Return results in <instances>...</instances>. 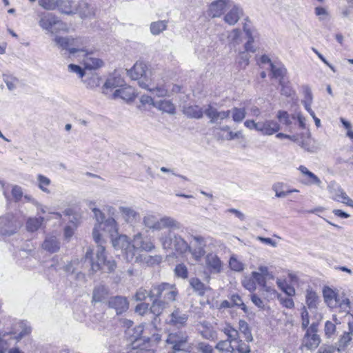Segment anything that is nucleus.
<instances>
[{"instance_id": "52", "label": "nucleus", "mask_w": 353, "mask_h": 353, "mask_svg": "<svg viewBox=\"0 0 353 353\" xmlns=\"http://www.w3.org/2000/svg\"><path fill=\"white\" fill-rule=\"evenodd\" d=\"M141 341V338L137 336L134 339V341L132 343V348L133 349H139L136 353H154L153 350L151 349H148L149 347V341H147L146 343L144 344L145 347L139 348V342Z\"/></svg>"}, {"instance_id": "4", "label": "nucleus", "mask_w": 353, "mask_h": 353, "mask_svg": "<svg viewBox=\"0 0 353 353\" xmlns=\"http://www.w3.org/2000/svg\"><path fill=\"white\" fill-rule=\"evenodd\" d=\"M321 314H316V321H312L309 327L305 329V333L302 340V345L307 350L316 348L320 343L321 338L318 334L319 321L321 320Z\"/></svg>"}, {"instance_id": "10", "label": "nucleus", "mask_w": 353, "mask_h": 353, "mask_svg": "<svg viewBox=\"0 0 353 353\" xmlns=\"http://www.w3.org/2000/svg\"><path fill=\"white\" fill-rule=\"evenodd\" d=\"M192 238L194 243L192 245H190V249L188 252L192 254L196 261H199L205 254L206 241L201 236H192Z\"/></svg>"}, {"instance_id": "53", "label": "nucleus", "mask_w": 353, "mask_h": 353, "mask_svg": "<svg viewBox=\"0 0 353 353\" xmlns=\"http://www.w3.org/2000/svg\"><path fill=\"white\" fill-rule=\"evenodd\" d=\"M232 342L229 340L220 341L216 345V349L220 352H230L232 353L234 351V348L231 345Z\"/></svg>"}, {"instance_id": "37", "label": "nucleus", "mask_w": 353, "mask_h": 353, "mask_svg": "<svg viewBox=\"0 0 353 353\" xmlns=\"http://www.w3.org/2000/svg\"><path fill=\"white\" fill-rule=\"evenodd\" d=\"M143 223L145 227L154 230H159V219L155 216L148 214L143 218Z\"/></svg>"}, {"instance_id": "38", "label": "nucleus", "mask_w": 353, "mask_h": 353, "mask_svg": "<svg viewBox=\"0 0 353 353\" xmlns=\"http://www.w3.org/2000/svg\"><path fill=\"white\" fill-rule=\"evenodd\" d=\"M123 84V80L119 76L110 77L104 84V88L106 89H113L118 87H121Z\"/></svg>"}, {"instance_id": "31", "label": "nucleus", "mask_w": 353, "mask_h": 353, "mask_svg": "<svg viewBox=\"0 0 353 353\" xmlns=\"http://www.w3.org/2000/svg\"><path fill=\"white\" fill-rule=\"evenodd\" d=\"M189 283L194 292L196 293L199 296H203L205 292L210 290V288L206 286L198 278H191L189 281Z\"/></svg>"}, {"instance_id": "1", "label": "nucleus", "mask_w": 353, "mask_h": 353, "mask_svg": "<svg viewBox=\"0 0 353 353\" xmlns=\"http://www.w3.org/2000/svg\"><path fill=\"white\" fill-rule=\"evenodd\" d=\"M103 243H97V251L96 255V261L92 258V250L88 249L85 253V260H89L91 268L90 270L94 273L100 270H105L109 272L113 271L116 268L115 262L110 259H107L105 248L103 246Z\"/></svg>"}, {"instance_id": "35", "label": "nucleus", "mask_w": 353, "mask_h": 353, "mask_svg": "<svg viewBox=\"0 0 353 353\" xmlns=\"http://www.w3.org/2000/svg\"><path fill=\"white\" fill-rule=\"evenodd\" d=\"M221 330L225 335H227L228 340L230 342H237L240 340L239 331L234 328L231 325L227 324Z\"/></svg>"}, {"instance_id": "22", "label": "nucleus", "mask_w": 353, "mask_h": 353, "mask_svg": "<svg viewBox=\"0 0 353 353\" xmlns=\"http://www.w3.org/2000/svg\"><path fill=\"white\" fill-rule=\"evenodd\" d=\"M88 49L85 40L82 38H73L71 42L70 56L79 58Z\"/></svg>"}, {"instance_id": "5", "label": "nucleus", "mask_w": 353, "mask_h": 353, "mask_svg": "<svg viewBox=\"0 0 353 353\" xmlns=\"http://www.w3.org/2000/svg\"><path fill=\"white\" fill-rule=\"evenodd\" d=\"M100 230L108 233L111 239H113L118 234L117 223L113 218H108L104 222L96 224L92 231V236L96 243H104L103 234L99 232Z\"/></svg>"}, {"instance_id": "2", "label": "nucleus", "mask_w": 353, "mask_h": 353, "mask_svg": "<svg viewBox=\"0 0 353 353\" xmlns=\"http://www.w3.org/2000/svg\"><path fill=\"white\" fill-rule=\"evenodd\" d=\"M159 241L164 250L183 254L190 249V244L179 234L168 231L161 234Z\"/></svg>"}, {"instance_id": "55", "label": "nucleus", "mask_w": 353, "mask_h": 353, "mask_svg": "<svg viewBox=\"0 0 353 353\" xmlns=\"http://www.w3.org/2000/svg\"><path fill=\"white\" fill-rule=\"evenodd\" d=\"M323 293L325 301L327 305L329 307H330V305H333V300L336 297V293L330 288H324Z\"/></svg>"}, {"instance_id": "29", "label": "nucleus", "mask_w": 353, "mask_h": 353, "mask_svg": "<svg viewBox=\"0 0 353 353\" xmlns=\"http://www.w3.org/2000/svg\"><path fill=\"white\" fill-rule=\"evenodd\" d=\"M119 210L123 219L128 223H133L139 217V214L132 208L120 206Z\"/></svg>"}, {"instance_id": "46", "label": "nucleus", "mask_w": 353, "mask_h": 353, "mask_svg": "<svg viewBox=\"0 0 353 353\" xmlns=\"http://www.w3.org/2000/svg\"><path fill=\"white\" fill-rule=\"evenodd\" d=\"M280 130L279 124L272 120L265 121L264 135H272Z\"/></svg>"}, {"instance_id": "34", "label": "nucleus", "mask_w": 353, "mask_h": 353, "mask_svg": "<svg viewBox=\"0 0 353 353\" xmlns=\"http://www.w3.org/2000/svg\"><path fill=\"white\" fill-rule=\"evenodd\" d=\"M152 303L150 307V310L152 314L156 316H159L162 311L166 307L167 303L165 301H163L160 298H153Z\"/></svg>"}, {"instance_id": "20", "label": "nucleus", "mask_w": 353, "mask_h": 353, "mask_svg": "<svg viewBox=\"0 0 353 353\" xmlns=\"http://www.w3.org/2000/svg\"><path fill=\"white\" fill-rule=\"evenodd\" d=\"M134 90L131 86H121L114 90L112 94V99H116L120 98L125 101H133L135 98Z\"/></svg>"}, {"instance_id": "47", "label": "nucleus", "mask_w": 353, "mask_h": 353, "mask_svg": "<svg viewBox=\"0 0 353 353\" xmlns=\"http://www.w3.org/2000/svg\"><path fill=\"white\" fill-rule=\"evenodd\" d=\"M229 267L233 271L241 272L244 270L245 265L235 255H232L229 260Z\"/></svg>"}, {"instance_id": "51", "label": "nucleus", "mask_w": 353, "mask_h": 353, "mask_svg": "<svg viewBox=\"0 0 353 353\" xmlns=\"http://www.w3.org/2000/svg\"><path fill=\"white\" fill-rule=\"evenodd\" d=\"M352 338L350 336V333L345 332L340 338L337 343V351L340 352L342 350H344L345 348L347 346Z\"/></svg>"}, {"instance_id": "49", "label": "nucleus", "mask_w": 353, "mask_h": 353, "mask_svg": "<svg viewBox=\"0 0 353 353\" xmlns=\"http://www.w3.org/2000/svg\"><path fill=\"white\" fill-rule=\"evenodd\" d=\"M3 81L9 90H13L16 89L19 83V79L12 74H4Z\"/></svg>"}, {"instance_id": "21", "label": "nucleus", "mask_w": 353, "mask_h": 353, "mask_svg": "<svg viewBox=\"0 0 353 353\" xmlns=\"http://www.w3.org/2000/svg\"><path fill=\"white\" fill-rule=\"evenodd\" d=\"M109 290L103 285L95 286L92 292V303H104L108 301Z\"/></svg>"}, {"instance_id": "3", "label": "nucleus", "mask_w": 353, "mask_h": 353, "mask_svg": "<svg viewBox=\"0 0 353 353\" xmlns=\"http://www.w3.org/2000/svg\"><path fill=\"white\" fill-rule=\"evenodd\" d=\"M127 74L132 80H137L143 88L148 87V83L157 75L142 61L136 62L132 68L127 70Z\"/></svg>"}, {"instance_id": "17", "label": "nucleus", "mask_w": 353, "mask_h": 353, "mask_svg": "<svg viewBox=\"0 0 353 353\" xmlns=\"http://www.w3.org/2000/svg\"><path fill=\"white\" fill-rule=\"evenodd\" d=\"M232 6L231 0H216L209 6V14L212 17H221L226 8Z\"/></svg>"}, {"instance_id": "15", "label": "nucleus", "mask_w": 353, "mask_h": 353, "mask_svg": "<svg viewBox=\"0 0 353 353\" xmlns=\"http://www.w3.org/2000/svg\"><path fill=\"white\" fill-rule=\"evenodd\" d=\"M108 305L116 311L117 314H121L128 310L129 303L125 297L115 296L110 297L108 301Z\"/></svg>"}, {"instance_id": "11", "label": "nucleus", "mask_w": 353, "mask_h": 353, "mask_svg": "<svg viewBox=\"0 0 353 353\" xmlns=\"http://www.w3.org/2000/svg\"><path fill=\"white\" fill-rule=\"evenodd\" d=\"M205 264L206 269L213 274H220L223 270V263L216 254L212 252L205 256Z\"/></svg>"}, {"instance_id": "14", "label": "nucleus", "mask_w": 353, "mask_h": 353, "mask_svg": "<svg viewBox=\"0 0 353 353\" xmlns=\"http://www.w3.org/2000/svg\"><path fill=\"white\" fill-rule=\"evenodd\" d=\"M132 248L134 252L136 250L151 252L155 248V245L150 239H144L141 233L139 232L133 237Z\"/></svg>"}, {"instance_id": "45", "label": "nucleus", "mask_w": 353, "mask_h": 353, "mask_svg": "<svg viewBox=\"0 0 353 353\" xmlns=\"http://www.w3.org/2000/svg\"><path fill=\"white\" fill-rule=\"evenodd\" d=\"M230 114H232V119L236 123L241 122L246 115V111L244 108H240L234 107L230 110Z\"/></svg>"}, {"instance_id": "59", "label": "nucleus", "mask_w": 353, "mask_h": 353, "mask_svg": "<svg viewBox=\"0 0 353 353\" xmlns=\"http://www.w3.org/2000/svg\"><path fill=\"white\" fill-rule=\"evenodd\" d=\"M231 303L232 306L236 305L240 307L245 312H247V307L243 302L241 296L236 294L231 296Z\"/></svg>"}, {"instance_id": "62", "label": "nucleus", "mask_w": 353, "mask_h": 353, "mask_svg": "<svg viewBox=\"0 0 353 353\" xmlns=\"http://www.w3.org/2000/svg\"><path fill=\"white\" fill-rule=\"evenodd\" d=\"M283 186V183H276L272 185V190L275 192L276 197L283 198L288 195V192H286V191L282 190Z\"/></svg>"}, {"instance_id": "54", "label": "nucleus", "mask_w": 353, "mask_h": 353, "mask_svg": "<svg viewBox=\"0 0 353 353\" xmlns=\"http://www.w3.org/2000/svg\"><path fill=\"white\" fill-rule=\"evenodd\" d=\"M59 0H38L39 6L46 10H54L57 8Z\"/></svg>"}, {"instance_id": "23", "label": "nucleus", "mask_w": 353, "mask_h": 353, "mask_svg": "<svg viewBox=\"0 0 353 353\" xmlns=\"http://www.w3.org/2000/svg\"><path fill=\"white\" fill-rule=\"evenodd\" d=\"M188 319L186 314L182 313L179 309L174 310L169 317V324L176 327H181L185 325Z\"/></svg>"}, {"instance_id": "64", "label": "nucleus", "mask_w": 353, "mask_h": 353, "mask_svg": "<svg viewBox=\"0 0 353 353\" xmlns=\"http://www.w3.org/2000/svg\"><path fill=\"white\" fill-rule=\"evenodd\" d=\"M277 118L279 119L281 123L286 125H289L291 124L289 114L286 111H279L277 114Z\"/></svg>"}, {"instance_id": "60", "label": "nucleus", "mask_w": 353, "mask_h": 353, "mask_svg": "<svg viewBox=\"0 0 353 353\" xmlns=\"http://www.w3.org/2000/svg\"><path fill=\"white\" fill-rule=\"evenodd\" d=\"M301 327L303 330H305L309 327L310 324V316L307 310L305 307H303L301 310Z\"/></svg>"}, {"instance_id": "18", "label": "nucleus", "mask_w": 353, "mask_h": 353, "mask_svg": "<svg viewBox=\"0 0 353 353\" xmlns=\"http://www.w3.org/2000/svg\"><path fill=\"white\" fill-rule=\"evenodd\" d=\"M231 9L225 14L224 21L230 26L235 25L243 14V9L238 5L232 3Z\"/></svg>"}, {"instance_id": "25", "label": "nucleus", "mask_w": 353, "mask_h": 353, "mask_svg": "<svg viewBox=\"0 0 353 353\" xmlns=\"http://www.w3.org/2000/svg\"><path fill=\"white\" fill-rule=\"evenodd\" d=\"M298 169L303 175L307 177L306 180L303 181L304 184L307 185H316L317 186H321V181L320 179L313 172H310L305 166L300 165Z\"/></svg>"}, {"instance_id": "30", "label": "nucleus", "mask_w": 353, "mask_h": 353, "mask_svg": "<svg viewBox=\"0 0 353 353\" xmlns=\"http://www.w3.org/2000/svg\"><path fill=\"white\" fill-rule=\"evenodd\" d=\"M181 228V223L170 216H164L159 219V230L163 228L179 230Z\"/></svg>"}, {"instance_id": "19", "label": "nucleus", "mask_w": 353, "mask_h": 353, "mask_svg": "<svg viewBox=\"0 0 353 353\" xmlns=\"http://www.w3.org/2000/svg\"><path fill=\"white\" fill-rule=\"evenodd\" d=\"M148 87H144V89L149 90L157 97H164L167 94V90L165 88L162 82L160 81L159 76L157 74L150 82L148 83Z\"/></svg>"}, {"instance_id": "50", "label": "nucleus", "mask_w": 353, "mask_h": 353, "mask_svg": "<svg viewBox=\"0 0 353 353\" xmlns=\"http://www.w3.org/2000/svg\"><path fill=\"white\" fill-rule=\"evenodd\" d=\"M241 35V30L238 28H235L228 33L227 38L230 43L236 45L239 43Z\"/></svg>"}, {"instance_id": "13", "label": "nucleus", "mask_w": 353, "mask_h": 353, "mask_svg": "<svg viewBox=\"0 0 353 353\" xmlns=\"http://www.w3.org/2000/svg\"><path fill=\"white\" fill-rule=\"evenodd\" d=\"M81 62L84 65L85 69L96 70L103 65L101 59L94 56L92 50H87L80 57Z\"/></svg>"}, {"instance_id": "27", "label": "nucleus", "mask_w": 353, "mask_h": 353, "mask_svg": "<svg viewBox=\"0 0 353 353\" xmlns=\"http://www.w3.org/2000/svg\"><path fill=\"white\" fill-rule=\"evenodd\" d=\"M76 6L77 7V13H78L81 18L91 17L94 15V8L84 1L76 3Z\"/></svg>"}, {"instance_id": "9", "label": "nucleus", "mask_w": 353, "mask_h": 353, "mask_svg": "<svg viewBox=\"0 0 353 353\" xmlns=\"http://www.w3.org/2000/svg\"><path fill=\"white\" fill-rule=\"evenodd\" d=\"M38 23L40 27L45 30L51 33L54 32L53 28L57 26L59 28H62L64 24L61 21L52 13L41 12L38 14Z\"/></svg>"}, {"instance_id": "48", "label": "nucleus", "mask_w": 353, "mask_h": 353, "mask_svg": "<svg viewBox=\"0 0 353 353\" xmlns=\"http://www.w3.org/2000/svg\"><path fill=\"white\" fill-rule=\"evenodd\" d=\"M37 181H38L39 188L43 192L49 193L50 191L48 189V186H49L51 183L50 179L41 174L37 175Z\"/></svg>"}, {"instance_id": "36", "label": "nucleus", "mask_w": 353, "mask_h": 353, "mask_svg": "<svg viewBox=\"0 0 353 353\" xmlns=\"http://www.w3.org/2000/svg\"><path fill=\"white\" fill-rule=\"evenodd\" d=\"M184 113L190 117L200 119L203 117L204 111L198 105H191L184 108Z\"/></svg>"}, {"instance_id": "56", "label": "nucleus", "mask_w": 353, "mask_h": 353, "mask_svg": "<svg viewBox=\"0 0 353 353\" xmlns=\"http://www.w3.org/2000/svg\"><path fill=\"white\" fill-rule=\"evenodd\" d=\"M151 293L152 289L150 291H148L145 289L141 288L137 291L134 295V299L136 301H139L145 300L148 296L150 297V299H153V298H155V296H152Z\"/></svg>"}, {"instance_id": "8", "label": "nucleus", "mask_w": 353, "mask_h": 353, "mask_svg": "<svg viewBox=\"0 0 353 353\" xmlns=\"http://www.w3.org/2000/svg\"><path fill=\"white\" fill-rule=\"evenodd\" d=\"M112 245L117 249H121L128 261H132L134 259V252L132 248V242L129 241L126 235H119L112 239Z\"/></svg>"}, {"instance_id": "58", "label": "nucleus", "mask_w": 353, "mask_h": 353, "mask_svg": "<svg viewBox=\"0 0 353 353\" xmlns=\"http://www.w3.org/2000/svg\"><path fill=\"white\" fill-rule=\"evenodd\" d=\"M325 334L327 338L332 337L336 333V325L332 321H327L325 324Z\"/></svg>"}, {"instance_id": "26", "label": "nucleus", "mask_w": 353, "mask_h": 353, "mask_svg": "<svg viewBox=\"0 0 353 353\" xmlns=\"http://www.w3.org/2000/svg\"><path fill=\"white\" fill-rule=\"evenodd\" d=\"M42 248L50 252L54 253L59 250L60 243L54 236H48L42 243Z\"/></svg>"}, {"instance_id": "44", "label": "nucleus", "mask_w": 353, "mask_h": 353, "mask_svg": "<svg viewBox=\"0 0 353 353\" xmlns=\"http://www.w3.org/2000/svg\"><path fill=\"white\" fill-rule=\"evenodd\" d=\"M43 218L36 217L30 218L26 222V228L30 232H34L37 230L42 224Z\"/></svg>"}, {"instance_id": "43", "label": "nucleus", "mask_w": 353, "mask_h": 353, "mask_svg": "<svg viewBox=\"0 0 353 353\" xmlns=\"http://www.w3.org/2000/svg\"><path fill=\"white\" fill-rule=\"evenodd\" d=\"M167 28L166 21H158L150 24V32L153 35H158Z\"/></svg>"}, {"instance_id": "41", "label": "nucleus", "mask_w": 353, "mask_h": 353, "mask_svg": "<svg viewBox=\"0 0 353 353\" xmlns=\"http://www.w3.org/2000/svg\"><path fill=\"white\" fill-rule=\"evenodd\" d=\"M144 261L147 264L150 265H152L154 264H159L162 261V256L160 255L150 256V255H145V256H139L135 257V261H138L139 260Z\"/></svg>"}, {"instance_id": "61", "label": "nucleus", "mask_w": 353, "mask_h": 353, "mask_svg": "<svg viewBox=\"0 0 353 353\" xmlns=\"http://www.w3.org/2000/svg\"><path fill=\"white\" fill-rule=\"evenodd\" d=\"M243 31L246 34V37H248V40H252L254 41L255 38L256 37V32L255 29L252 28L250 26H248L247 23H244L243 25Z\"/></svg>"}, {"instance_id": "6", "label": "nucleus", "mask_w": 353, "mask_h": 353, "mask_svg": "<svg viewBox=\"0 0 353 353\" xmlns=\"http://www.w3.org/2000/svg\"><path fill=\"white\" fill-rule=\"evenodd\" d=\"M178 295V290L175 285L168 283H161L152 287V296L155 298L163 299V301H165L167 304L176 300Z\"/></svg>"}, {"instance_id": "39", "label": "nucleus", "mask_w": 353, "mask_h": 353, "mask_svg": "<svg viewBox=\"0 0 353 353\" xmlns=\"http://www.w3.org/2000/svg\"><path fill=\"white\" fill-rule=\"evenodd\" d=\"M239 332L244 335L248 342H250L253 340L250 326L245 321L240 320L239 321Z\"/></svg>"}, {"instance_id": "28", "label": "nucleus", "mask_w": 353, "mask_h": 353, "mask_svg": "<svg viewBox=\"0 0 353 353\" xmlns=\"http://www.w3.org/2000/svg\"><path fill=\"white\" fill-rule=\"evenodd\" d=\"M331 193L332 194V199L334 200L353 208V200L351 199L341 188L331 190Z\"/></svg>"}, {"instance_id": "24", "label": "nucleus", "mask_w": 353, "mask_h": 353, "mask_svg": "<svg viewBox=\"0 0 353 353\" xmlns=\"http://www.w3.org/2000/svg\"><path fill=\"white\" fill-rule=\"evenodd\" d=\"M57 9L63 14L70 15L77 14V7L74 1L59 0Z\"/></svg>"}, {"instance_id": "12", "label": "nucleus", "mask_w": 353, "mask_h": 353, "mask_svg": "<svg viewBox=\"0 0 353 353\" xmlns=\"http://www.w3.org/2000/svg\"><path fill=\"white\" fill-rule=\"evenodd\" d=\"M19 224L13 216L0 217V235L10 236L17 232Z\"/></svg>"}, {"instance_id": "57", "label": "nucleus", "mask_w": 353, "mask_h": 353, "mask_svg": "<svg viewBox=\"0 0 353 353\" xmlns=\"http://www.w3.org/2000/svg\"><path fill=\"white\" fill-rule=\"evenodd\" d=\"M174 274L177 277L186 279L188 276V268L183 263H179L174 268Z\"/></svg>"}, {"instance_id": "40", "label": "nucleus", "mask_w": 353, "mask_h": 353, "mask_svg": "<svg viewBox=\"0 0 353 353\" xmlns=\"http://www.w3.org/2000/svg\"><path fill=\"white\" fill-rule=\"evenodd\" d=\"M319 303V297L313 291H307L306 304L310 310H315Z\"/></svg>"}, {"instance_id": "42", "label": "nucleus", "mask_w": 353, "mask_h": 353, "mask_svg": "<svg viewBox=\"0 0 353 353\" xmlns=\"http://www.w3.org/2000/svg\"><path fill=\"white\" fill-rule=\"evenodd\" d=\"M271 72L274 78L282 81L286 74V69L281 65L271 63Z\"/></svg>"}, {"instance_id": "33", "label": "nucleus", "mask_w": 353, "mask_h": 353, "mask_svg": "<svg viewBox=\"0 0 353 353\" xmlns=\"http://www.w3.org/2000/svg\"><path fill=\"white\" fill-rule=\"evenodd\" d=\"M56 45L61 49L68 52L70 55L71 42H72V37H56L54 39Z\"/></svg>"}, {"instance_id": "7", "label": "nucleus", "mask_w": 353, "mask_h": 353, "mask_svg": "<svg viewBox=\"0 0 353 353\" xmlns=\"http://www.w3.org/2000/svg\"><path fill=\"white\" fill-rule=\"evenodd\" d=\"M188 342V336L186 332L177 331L168 334L166 343L172 346L173 353L185 351Z\"/></svg>"}, {"instance_id": "63", "label": "nucleus", "mask_w": 353, "mask_h": 353, "mask_svg": "<svg viewBox=\"0 0 353 353\" xmlns=\"http://www.w3.org/2000/svg\"><path fill=\"white\" fill-rule=\"evenodd\" d=\"M68 68L70 72L77 74L79 78H83L85 74L84 69L78 65L71 63L68 65Z\"/></svg>"}, {"instance_id": "32", "label": "nucleus", "mask_w": 353, "mask_h": 353, "mask_svg": "<svg viewBox=\"0 0 353 353\" xmlns=\"http://www.w3.org/2000/svg\"><path fill=\"white\" fill-rule=\"evenodd\" d=\"M153 106L167 113L174 114L175 112L174 104L169 100L157 101L155 103H153Z\"/></svg>"}, {"instance_id": "16", "label": "nucleus", "mask_w": 353, "mask_h": 353, "mask_svg": "<svg viewBox=\"0 0 353 353\" xmlns=\"http://www.w3.org/2000/svg\"><path fill=\"white\" fill-rule=\"evenodd\" d=\"M205 114L210 119L211 123H218L219 121L228 119L230 115V110L226 111H218L211 105H208L204 110Z\"/></svg>"}]
</instances>
